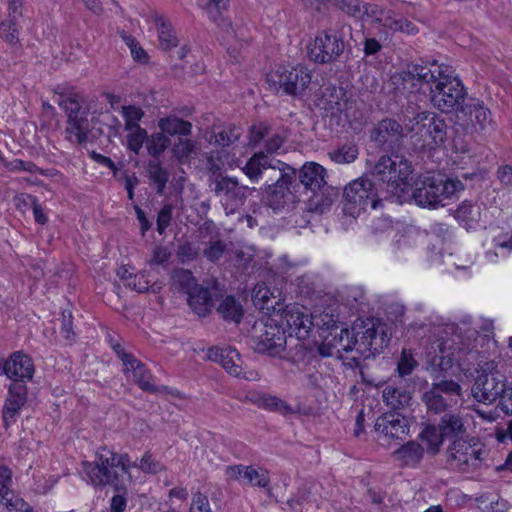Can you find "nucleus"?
I'll list each match as a JSON object with an SVG mask.
<instances>
[{
	"label": "nucleus",
	"instance_id": "obj_1",
	"mask_svg": "<svg viewBox=\"0 0 512 512\" xmlns=\"http://www.w3.org/2000/svg\"><path fill=\"white\" fill-rule=\"evenodd\" d=\"M397 89L408 91L424 84L429 86L430 101L434 108L451 113L460 111L465 103L467 92L451 67L433 62L430 65L411 64L407 70L392 77Z\"/></svg>",
	"mask_w": 512,
	"mask_h": 512
},
{
	"label": "nucleus",
	"instance_id": "obj_2",
	"mask_svg": "<svg viewBox=\"0 0 512 512\" xmlns=\"http://www.w3.org/2000/svg\"><path fill=\"white\" fill-rule=\"evenodd\" d=\"M67 120L65 139L73 145L94 142L101 136L111 139L118 134L120 123L109 113L90 112L82 95L70 90L61 92L56 99Z\"/></svg>",
	"mask_w": 512,
	"mask_h": 512
},
{
	"label": "nucleus",
	"instance_id": "obj_3",
	"mask_svg": "<svg viewBox=\"0 0 512 512\" xmlns=\"http://www.w3.org/2000/svg\"><path fill=\"white\" fill-rule=\"evenodd\" d=\"M245 175L253 182L265 178L266 202L274 210L298 201L297 170L264 152L255 153L243 167Z\"/></svg>",
	"mask_w": 512,
	"mask_h": 512
},
{
	"label": "nucleus",
	"instance_id": "obj_4",
	"mask_svg": "<svg viewBox=\"0 0 512 512\" xmlns=\"http://www.w3.org/2000/svg\"><path fill=\"white\" fill-rule=\"evenodd\" d=\"M341 349L337 350V358L343 361V365L356 369L361 365L362 359L370 358L382 352L389 343L386 326L380 321L366 324L363 331H358L350 337L347 329L341 330Z\"/></svg>",
	"mask_w": 512,
	"mask_h": 512
},
{
	"label": "nucleus",
	"instance_id": "obj_5",
	"mask_svg": "<svg viewBox=\"0 0 512 512\" xmlns=\"http://www.w3.org/2000/svg\"><path fill=\"white\" fill-rule=\"evenodd\" d=\"M97 458L98 461L95 463L83 462V472L89 483L95 487L113 486L118 494L112 497L110 510L123 512L126 507L124 476L127 474L124 457L103 449L97 454Z\"/></svg>",
	"mask_w": 512,
	"mask_h": 512
},
{
	"label": "nucleus",
	"instance_id": "obj_6",
	"mask_svg": "<svg viewBox=\"0 0 512 512\" xmlns=\"http://www.w3.org/2000/svg\"><path fill=\"white\" fill-rule=\"evenodd\" d=\"M465 184L457 177L425 173L419 175L412 185V198L418 206L435 209L444 206L445 199L458 198Z\"/></svg>",
	"mask_w": 512,
	"mask_h": 512
},
{
	"label": "nucleus",
	"instance_id": "obj_7",
	"mask_svg": "<svg viewBox=\"0 0 512 512\" xmlns=\"http://www.w3.org/2000/svg\"><path fill=\"white\" fill-rule=\"evenodd\" d=\"M148 98L139 93L130 103V151L136 154L150 155L157 158L171 144L170 139L162 132L148 136L147 131L138 125L144 116V107H149Z\"/></svg>",
	"mask_w": 512,
	"mask_h": 512
},
{
	"label": "nucleus",
	"instance_id": "obj_8",
	"mask_svg": "<svg viewBox=\"0 0 512 512\" xmlns=\"http://www.w3.org/2000/svg\"><path fill=\"white\" fill-rule=\"evenodd\" d=\"M411 113L413 116L403 114V123L405 129L411 134V137H417L424 145L428 146H441L447 138V123L446 121L431 111L414 112V108L408 106L406 112Z\"/></svg>",
	"mask_w": 512,
	"mask_h": 512
},
{
	"label": "nucleus",
	"instance_id": "obj_9",
	"mask_svg": "<svg viewBox=\"0 0 512 512\" xmlns=\"http://www.w3.org/2000/svg\"><path fill=\"white\" fill-rule=\"evenodd\" d=\"M488 454L485 445L476 437L453 440L446 451L450 467L464 473L479 470L485 465Z\"/></svg>",
	"mask_w": 512,
	"mask_h": 512
},
{
	"label": "nucleus",
	"instance_id": "obj_10",
	"mask_svg": "<svg viewBox=\"0 0 512 512\" xmlns=\"http://www.w3.org/2000/svg\"><path fill=\"white\" fill-rule=\"evenodd\" d=\"M473 397L481 403L491 404L512 392L507 385L506 377L497 369L494 361L486 362L477 370L472 386Z\"/></svg>",
	"mask_w": 512,
	"mask_h": 512
},
{
	"label": "nucleus",
	"instance_id": "obj_11",
	"mask_svg": "<svg viewBox=\"0 0 512 512\" xmlns=\"http://www.w3.org/2000/svg\"><path fill=\"white\" fill-rule=\"evenodd\" d=\"M381 199L375 183L368 177H359L345 186L343 192V212L357 218L368 207L376 209Z\"/></svg>",
	"mask_w": 512,
	"mask_h": 512
},
{
	"label": "nucleus",
	"instance_id": "obj_12",
	"mask_svg": "<svg viewBox=\"0 0 512 512\" xmlns=\"http://www.w3.org/2000/svg\"><path fill=\"white\" fill-rule=\"evenodd\" d=\"M411 174V163L398 154L380 157L372 170V175L378 181L386 184L393 194L405 192Z\"/></svg>",
	"mask_w": 512,
	"mask_h": 512
},
{
	"label": "nucleus",
	"instance_id": "obj_13",
	"mask_svg": "<svg viewBox=\"0 0 512 512\" xmlns=\"http://www.w3.org/2000/svg\"><path fill=\"white\" fill-rule=\"evenodd\" d=\"M461 397V385L438 373L434 376L430 387L423 392L421 400L429 413L438 415L456 406Z\"/></svg>",
	"mask_w": 512,
	"mask_h": 512
},
{
	"label": "nucleus",
	"instance_id": "obj_14",
	"mask_svg": "<svg viewBox=\"0 0 512 512\" xmlns=\"http://www.w3.org/2000/svg\"><path fill=\"white\" fill-rule=\"evenodd\" d=\"M267 82L274 91L300 97L311 83V73L302 65H280L267 75Z\"/></svg>",
	"mask_w": 512,
	"mask_h": 512
},
{
	"label": "nucleus",
	"instance_id": "obj_15",
	"mask_svg": "<svg viewBox=\"0 0 512 512\" xmlns=\"http://www.w3.org/2000/svg\"><path fill=\"white\" fill-rule=\"evenodd\" d=\"M327 170L316 162H305L297 171V182L299 187L303 186L304 190L312 193L313 196H322L325 199L317 201V204L325 207L332 204L337 198L338 191L327 183Z\"/></svg>",
	"mask_w": 512,
	"mask_h": 512
},
{
	"label": "nucleus",
	"instance_id": "obj_16",
	"mask_svg": "<svg viewBox=\"0 0 512 512\" xmlns=\"http://www.w3.org/2000/svg\"><path fill=\"white\" fill-rule=\"evenodd\" d=\"M344 27L343 25L341 29L328 28L319 33L313 44L308 46L310 59L320 64L331 63L337 60L345 49Z\"/></svg>",
	"mask_w": 512,
	"mask_h": 512
},
{
	"label": "nucleus",
	"instance_id": "obj_17",
	"mask_svg": "<svg viewBox=\"0 0 512 512\" xmlns=\"http://www.w3.org/2000/svg\"><path fill=\"white\" fill-rule=\"evenodd\" d=\"M303 307L296 305H279L271 321L277 323L285 335L296 336L298 339H305L313 327V321L310 315L303 311Z\"/></svg>",
	"mask_w": 512,
	"mask_h": 512
},
{
	"label": "nucleus",
	"instance_id": "obj_18",
	"mask_svg": "<svg viewBox=\"0 0 512 512\" xmlns=\"http://www.w3.org/2000/svg\"><path fill=\"white\" fill-rule=\"evenodd\" d=\"M28 399V388L23 381L11 382L2 407L3 427L8 429L20 416Z\"/></svg>",
	"mask_w": 512,
	"mask_h": 512
},
{
	"label": "nucleus",
	"instance_id": "obj_19",
	"mask_svg": "<svg viewBox=\"0 0 512 512\" xmlns=\"http://www.w3.org/2000/svg\"><path fill=\"white\" fill-rule=\"evenodd\" d=\"M264 331L260 336L254 337V349L258 353H266L271 356L279 355L285 349L286 335L281 327L267 319Z\"/></svg>",
	"mask_w": 512,
	"mask_h": 512
},
{
	"label": "nucleus",
	"instance_id": "obj_20",
	"mask_svg": "<svg viewBox=\"0 0 512 512\" xmlns=\"http://www.w3.org/2000/svg\"><path fill=\"white\" fill-rule=\"evenodd\" d=\"M215 193L225 197V210L227 213H233L244 204L250 189L247 186H240L235 178L221 177L215 181Z\"/></svg>",
	"mask_w": 512,
	"mask_h": 512
},
{
	"label": "nucleus",
	"instance_id": "obj_21",
	"mask_svg": "<svg viewBox=\"0 0 512 512\" xmlns=\"http://www.w3.org/2000/svg\"><path fill=\"white\" fill-rule=\"evenodd\" d=\"M35 365L32 358L23 351H15L5 359L4 375L12 382L32 380Z\"/></svg>",
	"mask_w": 512,
	"mask_h": 512
},
{
	"label": "nucleus",
	"instance_id": "obj_22",
	"mask_svg": "<svg viewBox=\"0 0 512 512\" xmlns=\"http://www.w3.org/2000/svg\"><path fill=\"white\" fill-rule=\"evenodd\" d=\"M375 431L385 440H402L409 433V424L399 413H384L377 418Z\"/></svg>",
	"mask_w": 512,
	"mask_h": 512
},
{
	"label": "nucleus",
	"instance_id": "obj_23",
	"mask_svg": "<svg viewBox=\"0 0 512 512\" xmlns=\"http://www.w3.org/2000/svg\"><path fill=\"white\" fill-rule=\"evenodd\" d=\"M405 126L392 118L381 120L371 132V140L379 147L392 148L404 137Z\"/></svg>",
	"mask_w": 512,
	"mask_h": 512
},
{
	"label": "nucleus",
	"instance_id": "obj_24",
	"mask_svg": "<svg viewBox=\"0 0 512 512\" xmlns=\"http://www.w3.org/2000/svg\"><path fill=\"white\" fill-rule=\"evenodd\" d=\"M466 419L460 413H446L440 421V431L442 436L446 439H464L463 437L467 434V423Z\"/></svg>",
	"mask_w": 512,
	"mask_h": 512
},
{
	"label": "nucleus",
	"instance_id": "obj_25",
	"mask_svg": "<svg viewBox=\"0 0 512 512\" xmlns=\"http://www.w3.org/2000/svg\"><path fill=\"white\" fill-rule=\"evenodd\" d=\"M252 300L254 305L259 310L263 311L268 318H272L279 305L283 304L280 302V299H277V297L273 295V292L264 283L257 284L254 287Z\"/></svg>",
	"mask_w": 512,
	"mask_h": 512
},
{
	"label": "nucleus",
	"instance_id": "obj_26",
	"mask_svg": "<svg viewBox=\"0 0 512 512\" xmlns=\"http://www.w3.org/2000/svg\"><path fill=\"white\" fill-rule=\"evenodd\" d=\"M243 134V128L235 124L214 126L207 138L210 144L228 147L237 142Z\"/></svg>",
	"mask_w": 512,
	"mask_h": 512
},
{
	"label": "nucleus",
	"instance_id": "obj_27",
	"mask_svg": "<svg viewBox=\"0 0 512 512\" xmlns=\"http://www.w3.org/2000/svg\"><path fill=\"white\" fill-rule=\"evenodd\" d=\"M130 370L133 372L134 382L143 390L150 393L168 392L166 386L156 387L152 382L151 374L145 369L144 364L130 354Z\"/></svg>",
	"mask_w": 512,
	"mask_h": 512
},
{
	"label": "nucleus",
	"instance_id": "obj_28",
	"mask_svg": "<svg viewBox=\"0 0 512 512\" xmlns=\"http://www.w3.org/2000/svg\"><path fill=\"white\" fill-rule=\"evenodd\" d=\"M208 356L210 359L218 361L229 374L235 377L242 376V368L234 360L235 357L239 359V354L235 349L211 348Z\"/></svg>",
	"mask_w": 512,
	"mask_h": 512
},
{
	"label": "nucleus",
	"instance_id": "obj_29",
	"mask_svg": "<svg viewBox=\"0 0 512 512\" xmlns=\"http://www.w3.org/2000/svg\"><path fill=\"white\" fill-rule=\"evenodd\" d=\"M153 21L158 33L159 47L163 51H169L178 45V38L168 19L162 15H155Z\"/></svg>",
	"mask_w": 512,
	"mask_h": 512
},
{
	"label": "nucleus",
	"instance_id": "obj_30",
	"mask_svg": "<svg viewBox=\"0 0 512 512\" xmlns=\"http://www.w3.org/2000/svg\"><path fill=\"white\" fill-rule=\"evenodd\" d=\"M249 400L260 408L277 412L284 416L293 413L292 407L277 396L253 393L249 396Z\"/></svg>",
	"mask_w": 512,
	"mask_h": 512
},
{
	"label": "nucleus",
	"instance_id": "obj_31",
	"mask_svg": "<svg viewBox=\"0 0 512 512\" xmlns=\"http://www.w3.org/2000/svg\"><path fill=\"white\" fill-rule=\"evenodd\" d=\"M460 111L469 116L471 122L479 125L480 129H485L492 122L491 112L479 100L472 99L464 103Z\"/></svg>",
	"mask_w": 512,
	"mask_h": 512
},
{
	"label": "nucleus",
	"instance_id": "obj_32",
	"mask_svg": "<svg viewBox=\"0 0 512 512\" xmlns=\"http://www.w3.org/2000/svg\"><path fill=\"white\" fill-rule=\"evenodd\" d=\"M395 458L402 466L415 467L424 456V448L416 441H408L393 452Z\"/></svg>",
	"mask_w": 512,
	"mask_h": 512
},
{
	"label": "nucleus",
	"instance_id": "obj_33",
	"mask_svg": "<svg viewBox=\"0 0 512 512\" xmlns=\"http://www.w3.org/2000/svg\"><path fill=\"white\" fill-rule=\"evenodd\" d=\"M188 304L200 317L206 316L211 311L212 299L208 288L198 286L188 293Z\"/></svg>",
	"mask_w": 512,
	"mask_h": 512
},
{
	"label": "nucleus",
	"instance_id": "obj_34",
	"mask_svg": "<svg viewBox=\"0 0 512 512\" xmlns=\"http://www.w3.org/2000/svg\"><path fill=\"white\" fill-rule=\"evenodd\" d=\"M158 127L163 134H168L170 136H189L192 132V123L175 115L160 118L158 121Z\"/></svg>",
	"mask_w": 512,
	"mask_h": 512
},
{
	"label": "nucleus",
	"instance_id": "obj_35",
	"mask_svg": "<svg viewBox=\"0 0 512 512\" xmlns=\"http://www.w3.org/2000/svg\"><path fill=\"white\" fill-rule=\"evenodd\" d=\"M382 398L389 408L400 410L409 405L412 397L410 392L388 384L382 390Z\"/></svg>",
	"mask_w": 512,
	"mask_h": 512
},
{
	"label": "nucleus",
	"instance_id": "obj_36",
	"mask_svg": "<svg viewBox=\"0 0 512 512\" xmlns=\"http://www.w3.org/2000/svg\"><path fill=\"white\" fill-rule=\"evenodd\" d=\"M217 312L224 320L233 321L235 323H239L244 314L241 303L231 295L221 300L217 307Z\"/></svg>",
	"mask_w": 512,
	"mask_h": 512
},
{
	"label": "nucleus",
	"instance_id": "obj_37",
	"mask_svg": "<svg viewBox=\"0 0 512 512\" xmlns=\"http://www.w3.org/2000/svg\"><path fill=\"white\" fill-rule=\"evenodd\" d=\"M171 281L176 290L185 292L186 294L199 286L192 272L182 268L174 269L172 271Z\"/></svg>",
	"mask_w": 512,
	"mask_h": 512
},
{
	"label": "nucleus",
	"instance_id": "obj_38",
	"mask_svg": "<svg viewBox=\"0 0 512 512\" xmlns=\"http://www.w3.org/2000/svg\"><path fill=\"white\" fill-rule=\"evenodd\" d=\"M420 438L426 442L428 452L432 455H435L440 451V447L442 446L444 439H446L445 436H442L439 424L427 425L420 433Z\"/></svg>",
	"mask_w": 512,
	"mask_h": 512
},
{
	"label": "nucleus",
	"instance_id": "obj_39",
	"mask_svg": "<svg viewBox=\"0 0 512 512\" xmlns=\"http://www.w3.org/2000/svg\"><path fill=\"white\" fill-rule=\"evenodd\" d=\"M197 144L188 138H179L172 146V154L181 164L188 163L193 154H196Z\"/></svg>",
	"mask_w": 512,
	"mask_h": 512
},
{
	"label": "nucleus",
	"instance_id": "obj_40",
	"mask_svg": "<svg viewBox=\"0 0 512 512\" xmlns=\"http://www.w3.org/2000/svg\"><path fill=\"white\" fill-rule=\"evenodd\" d=\"M358 154L359 150L356 144L345 143L341 147L330 151L328 156L336 164H350L357 159Z\"/></svg>",
	"mask_w": 512,
	"mask_h": 512
},
{
	"label": "nucleus",
	"instance_id": "obj_41",
	"mask_svg": "<svg viewBox=\"0 0 512 512\" xmlns=\"http://www.w3.org/2000/svg\"><path fill=\"white\" fill-rule=\"evenodd\" d=\"M150 180L156 185V191L162 195L168 182L167 171L156 161H150L147 168Z\"/></svg>",
	"mask_w": 512,
	"mask_h": 512
},
{
	"label": "nucleus",
	"instance_id": "obj_42",
	"mask_svg": "<svg viewBox=\"0 0 512 512\" xmlns=\"http://www.w3.org/2000/svg\"><path fill=\"white\" fill-rule=\"evenodd\" d=\"M227 250V243L218 238H211L202 250V255L210 262L217 263Z\"/></svg>",
	"mask_w": 512,
	"mask_h": 512
},
{
	"label": "nucleus",
	"instance_id": "obj_43",
	"mask_svg": "<svg viewBox=\"0 0 512 512\" xmlns=\"http://www.w3.org/2000/svg\"><path fill=\"white\" fill-rule=\"evenodd\" d=\"M331 4L350 17L362 19V2L360 0H331Z\"/></svg>",
	"mask_w": 512,
	"mask_h": 512
},
{
	"label": "nucleus",
	"instance_id": "obj_44",
	"mask_svg": "<svg viewBox=\"0 0 512 512\" xmlns=\"http://www.w3.org/2000/svg\"><path fill=\"white\" fill-rule=\"evenodd\" d=\"M417 366L418 362L415 360L413 353L410 350L403 349L397 364L399 376L403 378L410 375Z\"/></svg>",
	"mask_w": 512,
	"mask_h": 512
},
{
	"label": "nucleus",
	"instance_id": "obj_45",
	"mask_svg": "<svg viewBox=\"0 0 512 512\" xmlns=\"http://www.w3.org/2000/svg\"><path fill=\"white\" fill-rule=\"evenodd\" d=\"M244 479L252 486L266 488L270 483L268 473L264 469H255L253 466H247Z\"/></svg>",
	"mask_w": 512,
	"mask_h": 512
},
{
	"label": "nucleus",
	"instance_id": "obj_46",
	"mask_svg": "<svg viewBox=\"0 0 512 512\" xmlns=\"http://www.w3.org/2000/svg\"><path fill=\"white\" fill-rule=\"evenodd\" d=\"M454 217L465 227H470L474 222L475 213L473 203L469 200H464L454 211Z\"/></svg>",
	"mask_w": 512,
	"mask_h": 512
},
{
	"label": "nucleus",
	"instance_id": "obj_47",
	"mask_svg": "<svg viewBox=\"0 0 512 512\" xmlns=\"http://www.w3.org/2000/svg\"><path fill=\"white\" fill-rule=\"evenodd\" d=\"M2 512H31V506L22 498L16 496L14 492L6 498L1 504Z\"/></svg>",
	"mask_w": 512,
	"mask_h": 512
},
{
	"label": "nucleus",
	"instance_id": "obj_48",
	"mask_svg": "<svg viewBox=\"0 0 512 512\" xmlns=\"http://www.w3.org/2000/svg\"><path fill=\"white\" fill-rule=\"evenodd\" d=\"M0 37L9 44H16L18 42L16 19L8 18L7 20L0 21Z\"/></svg>",
	"mask_w": 512,
	"mask_h": 512
},
{
	"label": "nucleus",
	"instance_id": "obj_49",
	"mask_svg": "<svg viewBox=\"0 0 512 512\" xmlns=\"http://www.w3.org/2000/svg\"><path fill=\"white\" fill-rule=\"evenodd\" d=\"M122 294H125V291L122 290V287L118 283L113 284V290L108 294L107 299L109 304L113 309L120 312L124 317H126L127 305L126 301L122 300Z\"/></svg>",
	"mask_w": 512,
	"mask_h": 512
},
{
	"label": "nucleus",
	"instance_id": "obj_50",
	"mask_svg": "<svg viewBox=\"0 0 512 512\" xmlns=\"http://www.w3.org/2000/svg\"><path fill=\"white\" fill-rule=\"evenodd\" d=\"M361 11H363L362 18L366 16L382 23L383 26H385V20L392 19V17L388 16L387 12L377 4L363 3Z\"/></svg>",
	"mask_w": 512,
	"mask_h": 512
},
{
	"label": "nucleus",
	"instance_id": "obj_51",
	"mask_svg": "<svg viewBox=\"0 0 512 512\" xmlns=\"http://www.w3.org/2000/svg\"><path fill=\"white\" fill-rule=\"evenodd\" d=\"M198 255L199 248L188 241L181 243L176 250V256L181 263L193 261Z\"/></svg>",
	"mask_w": 512,
	"mask_h": 512
},
{
	"label": "nucleus",
	"instance_id": "obj_52",
	"mask_svg": "<svg viewBox=\"0 0 512 512\" xmlns=\"http://www.w3.org/2000/svg\"><path fill=\"white\" fill-rule=\"evenodd\" d=\"M5 168L10 172L26 171L29 173L41 172L35 163L32 161H23L21 159H14L12 161H4Z\"/></svg>",
	"mask_w": 512,
	"mask_h": 512
},
{
	"label": "nucleus",
	"instance_id": "obj_53",
	"mask_svg": "<svg viewBox=\"0 0 512 512\" xmlns=\"http://www.w3.org/2000/svg\"><path fill=\"white\" fill-rule=\"evenodd\" d=\"M385 27H388L393 30H399L402 32H406L408 34H413L417 31L416 26L409 20L398 17L392 19L385 20Z\"/></svg>",
	"mask_w": 512,
	"mask_h": 512
},
{
	"label": "nucleus",
	"instance_id": "obj_54",
	"mask_svg": "<svg viewBox=\"0 0 512 512\" xmlns=\"http://www.w3.org/2000/svg\"><path fill=\"white\" fill-rule=\"evenodd\" d=\"M270 130L271 127L267 122H258L253 124L250 128V143L253 145L258 144L269 135Z\"/></svg>",
	"mask_w": 512,
	"mask_h": 512
},
{
	"label": "nucleus",
	"instance_id": "obj_55",
	"mask_svg": "<svg viewBox=\"0 0 512 512\" xmlns=\"http://www.w3.org/2000/svg\"><path fill=\"white\" fill-rule=\"evenodd\" d=\"M11 471L7 467L0 468V504L8 498L13 491L10 490Z\"/></svg>",
	"mask_w": 512,
	"mask_h": 512
},
{
	"label": "nucleus",
	"instance_id": "obj_56",
	"mask_svg": "<svg viewBox=\"0 0 512 512\" xmlns=\"http://www.w3.org/2000/svg\"><path fill=\"white\" fill-rule=\"evenodd\" d=\"M172 210V205L167 204L164 205L163 208L158 213L156 226L157 231L160 235H162L165 232L166 228L170 225L172 219Z\"/></svg>",
	"mask_w": 512,
	"mask_h": 512
},
{
	"label": "nucleus",
	"instance_id": "obj_57",
	"mask_svg": "<svg viewBox=\"0 0 512 512\" xmlns=\"http://www.w3.org/2000/svg\"><path fill=\"white\" fill-rule=\"evenodd\" d=\"M130 54L133 60L139 64L146 65L150 61V56L146 50H144L139 43L130 38Z\"/></svg>",
	"mask_w": 512,
	"mask_h": 512
},
{
	"label": "nucleus",
	"instance_id": "obj_58",
	"mask_svg": "<svg viewBox=\"0 0 512 512\" xmlns=\"http://www.w3.org/2000/svg\"><path fill=\"white\" fill-rule=\"evenodd\" d=\"M453 365L451 357L435 356L432 363V379L434 380V376L436 374H440L441 376H445L446 371L451 368Z\"/></svg>",
	"mask_w": 512,
	"mask_h": 512
},
{
	"label": "nucleus",
	"instance_id": "obj_59",
	"mask_svg": "<svg viewBox=\"0 0 512 512\" xmlns=\"http://www.w3.org/2000/svg\"><path fill=\"white\" fill-rule=\"evenodd\" d=\"M139 468L146 473L156 474L162 470V465L158 461H155L152 455L147 452L141 458Z\"/></svg>",
	"mask_w": 512,
	"mask_h": 512
},
{
	"label": "nucleus",
	"instance_id": "obj_60",
	"mask_svg": "<svg viewBox=\"0 0 512 512\" xmlns=\"http://www.w3.org/2000/svg\"><path fill=\"white\" fill-rule=\"evenodd\" d=\"M189 512H211L208 498L201 492L195 493Z\"/></svg>",
	"mask_w": 512,
	"mask_h": 512
},
{
	"label": "nucleus",
	"instance_id": "obj_61",
	"mask_svg": "<svg viewBox=\"0 0 512 512\" xmlns=\"http://www.w3.org/2000/svg\"><path fill=\"white\" fill-rule=\"evenodd\" d=\"M170 257H171V252L167 247L156 246L153 249L151 263L157 264V265H162V264L168 262Z\"/></svg>",
	"mask_w": 512,
	"mask_h": 512
},
{
	"label": "nucleus",
	"instance_id": "obj_62",
	"mask_svg": "<svg viewBox=\"0 0 512 512\" xmlns=\"http://www.w3.org/2000/svg\"><path fill=\"white\" fill-rule=\"evenodd\" d=\"M73 317L72 313L70 311H63L62 312V318H61V334L66 339H71V337L74 335V332L72 330V322Z\"/></svg>",
	"mask_w": 512,
	"mask_h": 512
},
{
	"label": "nucleus",
	"instance_id": "obj_63",
	"mask_svg": "<svg viewBox=\"0 0 512 512\" xmlns=\"http://www.w3.org/2000/svg\"><path fill=\"white\" fill-rule=\"evenodd\" d=\"M134 209L136 212L137 220L140 225V232L142 235H144L146 231H148L152 227L153 217L149 218L146 212L137 205L134 206Z\"/></svg>",
	"mask_w": 512,
	"mask_h": 512
},
{
	"label": "nucleus",
	"instance_id": "obj_64",
	"mask_svg": "<svg viewBox=\"0 0 512 512\" xmlns=\"http://www.w3.org/2000/svg\"><path fill=\"white\" fill-rule=\"evenodd\" d=\"M13 201L17 209L24 210L28 206L32 207L34 203L37 201V198L27 193H21L19 195H16Z\"/></svg>",
	"mask_w": 512,
	"mask_h": 512
}]
</instances>
